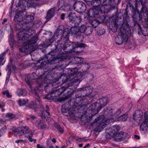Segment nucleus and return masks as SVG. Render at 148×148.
Instances as JSON below:
<instances>
[{"instance_id": "obj_1", "label": "nucleus", "mask_w": 148, "mask_h": 148, "mask_svg": "<svg viewBox=\"0 0 148 148\" xmlns=\"http://www.w3.org/2000/svg\"><path fill=\"white\" fill-rule=\"evenodd\" d=\"M32 32L33 33L34 32L30 29L27 30H24L18 33V37L19 40L23 41V46L19 49L20 52L25 53L31 52L34 50L38 38L36 36H35L28 40L32 35Z\"/></svg>"}, {"instance_id": "obj_2", "label": "nucleus", "mask_w": 148, "mask_h": 148, "mask_svg": "<svg viewBox=\"0 0 148 148\" xmlns=\"http://www.w3.org/2000/svg\"><path fill=\"white\" fill-rule=\"evenodd\" d=\"M71 79H68L66 82L67 84H68V85L67 86L65 87L64 86L61 87L60 88L56 89L53 91L51 93L48 95L47 97L48 99H53L55 98V97L57 96V95H60L65 90L66 88L70 86H72L74 85V84L77 82H78L79 83L80 82V79H77L76 77L74 76V73H71Z\"/></svg>"}, {"instance_id": "obj_3", "label": "nucleus", "mask_w": 148, "mask_h": 148, "mask_svg": "<svg viewBox=\"0 0 148 148\" xmlns=\"http://www.w3.org/2000/svg\"><path fill=\"white\" fill-rule=\"evenodd\" d=\"M121 35L116 37L115 39L116 44L120 45L127 41L128 36L131 34V30L127 25H123L121 29Z\"/></svg>"}, {"instance_id": "obj_4", "label": "nucleus", "mask_w": 148, "mask_h": 148, "mask_svg": "<svg viewBox=\"0 0 148 148\" xmlns=\"http://www.w3.org/2000/svg\"><path fill=\"white\" fill-rule=\"evenodd\" d=\"M104 115L100 116L99 117L95 120V121L93 122L94 124H95L96 126V131L99 132L105 125L109 124H111L115 121L113 118H108L104 119Z\"/></svg>"}, {"instance_id": "obj_5", "label": "nucleus", "mask_w": 148, "mask_h": 148, "mask_svg": "<svg viewBox=\"0 0 148 148\" xmlns=\"http://www.w3.org/2000/svg\"><path fill=\"white\" fill-rule=\"evenodd\" d=\"M40 60H41V63L42 68L45 67L48 63L50 64H53L56 62L58 63L60 61L50 55H49L46 58L42 59Z\"/></svg>"}, {"instance_id": "obj_6", "label": "nucleus", "mask_w": 148, "mask_h": 148, "mask_svg": "<svg viewBox=\"0 0 148 148\" xmlns=\"http://www.w3.org/2000/svg\"><path fill=\"white\" fill-rule=\"evenodd\" d=\"M120 129L119 126L116 125L113 126L112 127H110L109 129L106 130L107 133V136L109 135V136L108 138H109L114 137L116 135H117Z\"/></svg>"}, {"instance_id": "obj_7", "label": "nucleus", "mask_w": 148, "mask_h": 148, "mask_svg": "<svg viewBox=\"0 0 148 148\" xmlns=\"http://www.w3.org/2000/svg\"><path fill=\"white\" fill-rule=\"evenodd\" d=\"M93 88L90 86L82 87L77 89V92L80 91L82 93L80 97L87 96L91 93L92 92Z\"/></svg>"}, {"instance_id": "obj_8", "label": "nucleus", "mask_w": 148, "mask_h": 148, "mask_svg": "<svg viewBox=\"0 0 148 148\" xmlns=\"http://www.w3.org/2000/svg\"><path fill=\"white\" fill-rule=\"evenodd\" d=\"M74 10L79 12H84L86 10L85 4L82 2H77L73 5Z\"/></svg>"}, {"instance_id": "obj_9", "label": "nucleus", "mask_w": 148, "mask_h": 148, "mask_svg": "<svg viewBox=\"0 0 148 148\" xmlns=\"http://www.w3.org/2000/svg\"><path fill=\"white\" fill-rule=\"evenodd\" d=\"M99 105L97 102H95L92 104L89 107V109L91 111V114L92 116L97 114L101 109H99Z\"/></svg>"}, {"instance_id": "obj_10", "label": "nucleus", "mask_w": 148, "mask_h": 148, "mask_svg": "<svg viewBox=\"0 0 148 148\" xmlns=\"http://www.w3.org/2000/svg\"><path fill=\"white\" fill-rule=\"evenodd\" d=\"M20 131L13 130V133L15 135H18V136H20L23 134H27L29 132V127H22Z\"/></svg>"}, {"instance_id": "obj_11", "label": "nucleus", "mask_w": 148, "mask_h": 148, "mask_svg": "<svg viewBox=\"0 0 148 148\" xmlns=\"http://www.w3.org/2000/svg\"><path fill=\"white\" fill-rule=\"evenodd\" d=\"M75 107L73 106L71 108L66 109V108L64 107L62 109V111L63 113H68L70 116L73 117L75 116Z\"/></svg>"}, {"instance_id": "obj_12", "label": "nucleus", "mask_w": 148, "mask_h": 148, "mask_svg": "<svg viewBox=\"0 0 148 148\" xmlns=\"http://www.w3.org/2000/svg\"><path fill=\"white\" fill-rule=\"evenodd\" d=\"M108 101V99L106 97H103L97 101V104L99 105V109H101L103 107L107 105Z\"/></svg>"}, {"instance_id": "obj_13", "label": "nucleus", "mask_w": 148, "mask_h": 148, "mask_svg": "<svg viewBox=\"0 0 148 148\" xmlns=\"http://www.w3.org/2000/svg\"><path fill=\"white\" fill-rule=\"evenodd\" d=\"M26 14L25 12L20 11L16 14L14 18V21L16 22L23 21V18L25 16Z\"/></svg>"}, {"instance_id": "obj_14", "label": "nucleus", "mask_w": 148, "mask_h": 148, "mask_svg": "<svg viewBox=\"0 0 148 148\" xmlns=\"http://www.w3.org/2000/svg\"><path fill=\"white\" fill-rule=\"evenodd\" d=\"M98 11L95 8L90 9L88 13L89 16L92 18L95 17L98 15Z\"/></svg>"}, {"instance_id": "obj_15", "label": "nucleus", "mask_w": 148, "mask_h": 148, "mask_svg": "<svg viewBox=\"0 0 148 148\" xmlns=\"http://www.w3.org/2000/svg\"><path fill=\"white\" fill-rule=\"evenodd\" d=\"M133 115L134 119L135 120L140 121L141 120L143 115L141 111H136Z\"/></svg>"}, {"instance_id": "obj_16", "label": "nucleus", "mask_w": 148, "mask_h": 148, "mask_svg": "<svg viewBox=\"0 0 148 148\" xmlns=\"http://www.w3.org/2000/svg\"><path fill=\"white\" fill-rule=\"evenodd\" d=\"M55 9L52 8L49 9L48 11L46 18L47 20H49L51 18L54 16Z\"/></svg>"}, {"instance_id": "obj_17", "label": "nucleus", "mask_w": 148, "mask_h": 148, "mask_svg": "<svg viewBox=\"0 0 148 148\" xmlns=\"http://www.w3.org/2000/svg\"><path fill=\"white\" fill-rule=\"evenodd\" d=\"M70 29L67 28L65 29L64 31L63 30L62 36H61V39L62 38H68L70 34Z\"/></svg>"}, {"instance_id": "obj_18", "label": "nucleus", "mask_w": 148, "mask_h": 148, "mask_svg": "<svg viewBox=\"0 0 148 148\" xmlns=\"http://www.w3.org/2000/svg\"><path fill=\"white\" fill-rule=\"evenodd\" d=\"M70 34L72 35H74L79 32V29L78 26H76L71 27L70 29Z\"/></svg>"}, {"instance_id": "obj_19", "label": "nucleus", "mask_w": 148, "mask_h": 148, "mask_svg": "<svg viewBox=\"0 0 148 148\" xmlns=\"http://www.w3.org/2000/svg\"><path fill=\"white\" fill-rule=\"evenodd\" d=\"M25 18H23V22L25 23H27L32 21L34 19V17L32 15H25Z\"/></svg>"}, {"instance_id": "obj_20", "label": "nucleus", "mask_w": 148, "mask_h": 148, "mask_svg": "<svg viewBox=\"0 0 148 148\" xmlns=\"http://www.w3.org/2000/svg\"><path fill=\"white\" fill-rule=\"evenodd\" d=\"M33 76V74H29L25 77V81L28 85H30L32 80L34 79Z\"/></svg>"}, {"instance_id": "obj_21", "label": "nucleus", "mask_w": 148, "mask_h": 148, "mask_svg": "<svg viewBox=\"0 0 148 148\" xmlns=\"http://www.w3.org/2000/svg\"><path fill=\"white\" fill-rule=\"evenodd\" d=\"M99 2L98 0H92L90 1L89 3L93 7H98L99 8L101 5L100 4V2Z\"/></svg>"}, {"instance_id": "obj_22", "label": "nucleus", "mask_w": 148, "mask_h": 148, "mask_svg": "<svg viewBox=\"0 0 148 148\" xmlns=\"http://www.w3.org/2000/svg\"><path fill=\"white\" fill-rule=\"evenodd\" d=\"M18 95L19 96H25L27 94V92L25 90L22 89H19L17 91Z\"/></svg>"}, {"instance_id": "obj_23", "label": "nucleus", "mask_w": 148, "mask_h": 148, "mask_svg": "<svg viewBox=\"0 0 148 148\" xmlns=\"http://www.w3.org/2000/svg\"><path fill=\"white\" fill-rule=\"evenodd\" d=\"M128 118V115L126 114H125L117 118V120L119 121H124L127 120Z\"/></svg>"}, {"instance_id": "obj_24", "label": "nucleus", "mask_w": 148, "mask_h": 148, "mask_svg": "<svg viewBox=\"0 0 148 148\" xmlns=\"http://www.w3.org/2000/svg\"><path fill=\"white\" fill-rule=\"evenodd\" d=\"M147 113H145V120L142 124V125L144 127L148 126V116L147 115Z\"/></svg>"}, {"instance_id": "obj_25", "label": "nucleus", "mask_w": 148, "mask_h": 148, "mask_svg": "<svg viewBox=\"0 0 148 148\" xmlns=\"http://www.w3.org/2000/svg\"><path fill=\"white\" fill-rule=\"evenodd\" d=\"M148 13L147 12V8L144 6H143L141 9V12L139 14V18L140 20L142 19V15L144 14L145 13Z\"/></svg>"}, {"instance_id": "obj_26", "label": "nucleus", "mask_w": 148, "mask_h": 148, "mask_svg": "<svg viewBox=\"0 0 148 148\" xmlns=\"http://www.w3.org/2000/svg\"><path fill=\"white\" fill-rule=\"evenodd\" d=\"M115 136V138L118 141H120L124 139L123 133H117V135H116Z\"/></svg>"}, {"instance_id": "obj_27", "label": "nucleus", "mask_w": 148, "mask_h": 148, "mask_svg": "<svg viewBox=\"0 0 148 148\" xmlns=\"http://www.w3.org/2000/svg\"><path fill=\"white\" fill-rule=\"evenodd\" d=\"M93 31V28L91 26H88L86 27L85 33L87 36L90 35Z\"/></svg>"}, {"instance_id": "obj_28", "label": "nucleus", "mask_w": 148, "mask_h": 148, "mask_svg": "<svg viewBox=\"0 0 148 148\" xmlns=\"http://www.w3.org/2000/svg\"><path fill=\"white\" fill-rule=\"evenodd\" d=\"M63 32V30L57 28L54 33V36H60L61 38V36H62Z\"/></svg>"}, {"instance_id": "obj_29", "label": "nucleus", "mask_w": 148, "mask_h": 148, "mask_svg": "<svg viewBox=\"0 0 148 148\" xmlns=\"http://www.w3.org/2000/svg\"><path fill=\"white\" fill-rule=\"evenodd\" d=\"M118 26V24L116 22H115L113 23L112 27L110 26V27L111 29L113 32H115L117 31Z\"/></svg>"}, {"instance_id": "obj_30", "label": "nucleus", "mask_w": 148, "mask_h": 148, "mask_svg": "<svg viewBox=\"0 0 148 148\" xmlns=\"http://www.w3.org/2000/svg\"><path fill=\"white\" fill-rule=\"evenodd\" d=\"M72 46L73 47V49H74L76 47H85V45L82 43H75V42L72 43Z\"/></svg>"}, {"instance_id": "obj_31", "label": "nucleus", "mask_w": 148, "mask_h": 148, "mask_svg": "<svg viewBox=\"0 0 148 148\" xmlns=\"http://www.w3.org/2000/svg\"><path fill=\"white\" fill-rule=\"evenodd\" d=\"M28 101V100L27 99H21L19 100L18 103L20 106H22L26 104Z\"/></svg>"}, {"instance_id": "obj_32", "label": "nucleus", "mask_w": 148, "mask_h": 148, "mask_svg": "<svg viewBox=\"0 0 148 148\" xmlns=\"http://www.w3.org/2000/svg\"><path fill=\"white\" fill-rule=\"evenodd\" d=\"M29 108L36 109L38 108V106L37 104L34 102L32 101L28 107Z\"/></svg>"}, {"instance_id": "obj_33", "label": "nucleus", "mask_w": 148, "mask_h": 148, "mask_svg": "<svg viewBox=\"0 0 148 148\" xmlns=\"http://www.w3.org/2000/svg\"><path fill=\"white\" fill-rule=\"evenodd\" d=\"M107 0H98L99 2H100V4L101 5V6L99 8V10L101 11H102L103 9L105 8L104 5L102 4L105 3Z\"/></svg>"}, {"instance_id": "obj_34", "label": "nucleus", "mask_w": 148, "mask_h": 148, "mask_svg": "<svg viewBox=\"0 0 148 148\" xmlns=\"http://www.w3.org/2000/svg\"><path fill=\"white\" fill-rule=\"evenodd\" d=\"M74 59L75 61H76V64H79L82 63L84 59L83 58L79 57H74Z\"/></svg>"}, {"instance_id": "obj_35", "label": "nucleus", "mask_w": 148, "mask_h": 148, "mask_svg": "<svg viewBox=\"0 0 148 148\" xmlns=\"http://www.w3.org/2000/svg\"><path fill=\"white\" fill-rule=\"evenodd\" d=\"M69 20L72 21H74L76 16L75 14H73L72 12H70L68 16Z\"/></svg>"}, {"instance_id": "obj_36", "label": "nucleus", "mask_w": 148, "mask_h": 148, "mask_svg": "<svg viewBox=\"0 0 148 148\" xmlns=\"http://www.w3.org/2000/svg\"><path fill=\"white\" fill-rule=\"evenodd\" d=\"M105 32V30L103 28H99L97 29V33L99 35L101 36Z\"/></svg>"}, {"instance_id": "obj_37", "label": "nucleus", "mask_w": 148, "mask_h": 148, "mask_svg": "<svg viewBox=\"0 0 148 148\" xmlns=\"http://www.w3.org/2000/svg\"><path fill=\"white\" fill-rule=\"evenodd\" d=\"M96 21L97 22V23L99 24L100 23L103 22L104 20V17L103 16H99L96 19Z\"/></svg>"}, {"instance_id": "obj_38", "label": "nucleus", "mask_w": 148, "mask_h": 148, "mask_svg": "<svg viewBox=\"0 0 148 148\" xmlns=\"http://www.w3.org/2000/svg\"><path fill=\"white\" fill-rule=\"evenodd\" d=\"M142 32L143 35L145 36L148 35V28L144 27L142 31Z\"/></svg>"}, {"instance_id": "obj_39", "label": "nucleus", "mask_w": 148, "mask_h": 148, "mask_svg": "<svg viewBox=\"0 0 148 148\" xmlns=\"http://www.w3.org/2000/svg\"><path fill=\"white\" fill-rule=\"evenodd\" d=\"M142 18L140 20L143 19L144 21L147 22L148 21V13H145L144 14L142 15Z\"/></svg>"}, {"instance_id": "obj_40", "label": "nucleus", "mask_w": 148, "mask_h": 148, "mask_svg": "<svg viewBox=\"0 0 148 148\" xmlns=\"http://www.w3.org/2000/svg\"><path fill=\"white\" fill-rule=\"evenodd\" d=\"M86 27L85 25L81 26L80 27H79V32H80L82 33L85 32Z\"/></svg>"}, {"instance_id": "obj_41", "label": "nucleus", "mask_w": 148, "mask_h": 148, "mask_svg": "<svg viewBox=\"0 0 148 148\" xmlns=\"http://www.w3.org/2000/svg\"><path fill=\"white\" fill-rule=\"evenodd\" d=\"M6 116L10 119H12L15 117V115L12 113H7L6 115Z\"/></svg>"}, {"instance_id": "obj_42", "label": "nucleus", "mask_w": 148, "mask_h": 148, "mask_svg": "<svg viewBox=\"0 0 148 148\" xmlns=\"http://www.w3.org/2000/svg\"><path fill=\"white\" fill-rule=\"evenodd\" d=\"M55 127L60 131V132L61 133H62L63 132V129L61 127L59 124H55Z\"/></svg>"}, {"instance_id": "obj_43", "label": "nucleus", "mask_w": 148, "mask_h": 148, "mask_svg": "<svg viewBox=\"0 0 148 148\" xmlns=\"http://www.w3.org/2000/svg\"><path fill=\"white\" fill-rule=\"evenodd\" d=\"M104 113L106 114H107V113L109 114H110L112 113V109H109L108 108H106L104 109ZM111 115L110 114H109V115Z\"/></svg>"}, {"instance_id": "obj_44", "label": "nucleus", "mask_w": 148, "mask_h": 148, "mask_svg": "<svg viewBox=\"0 0 148 148\" xmlns=\"http://www.w3.org/2000/svg\"><path fill=\"white\" fill-rule=\"evenodd\" d=\"M9 41L10 46L12 47L14 45V40L13 37H10L9 38Z\"/></svg>"}, {"instance_id": "obj_45", "label": "nucleus", "mask_w": 148, "mask_h": 148, "mask_svg": "<svg viewBox=\"0 0 148 148\" xmlns=\"http://www.w3.org/2000/svg\"><path fill=\"white\" fill-rule=\"evenodd\" d=\"M41 60H39L35 64L36 67H37L38 69L42 68L41 66Z\"/></svg>"}, {"instance_id": "obj_46", "label": "nucleus", "mask_w": 148, "mask_h": 148, "mask_svg": "<svg viewBox=\"0 0 148 148\" xmlns=\"http://www.w3.org/2000/svg\"><path fill=\"white\" fill-rule=\"evenodd\" d=\"M38 127L40 129H44L46 127V125L40 122L38 125Z\"/></svg>"}, {"instance_id": "obj_47", "label": "nucleus", "mask_w": 148, "mask_h": 148, "mask_svg": "<svg viewBox=\"0 0 148 148\" xmlns=\"http://www.w3.org/2000/svg\"><path fill=\"white\" fill-rule=\"evenodd\" d=\"M2 93L4 95H6V96L8 98H10L12 97V95L10 94L9 91L8 90L3 91Z\"/></svg>"}, {"instance_id": "obj_48", "label": "nucleus", "mask_w": 148, "mask_h": 148, "mask_svg": "<svg viewBox=\"0 0 148 148\" xmlns=\"http://www.w3.org/2000/svg\"><path fill=\"white\" fill-rule=\"evenodd\" d=\"M82 19L80 17L76 16L74 22H75L77 24H79L81 21Z\"/></svg>"}, {"instance_id": "obj_49", "label": "nucleus", "mask_w": 148, "mask_h": 148, "mask_svg": "<svg viewBox=\"0 0 148 148\" xmlns=\"http://www.w3.org/2000/svg\"><path fill=\"white\" fill-rule=\"evenodd\" d=\"M71 9L70 5H67L66 6H64L62 9L64 11H68L70 10Z\"/></svg>"}, {"instance_id": "obj_50", "label": "nucleus", "mask_w": 148, "mask_h": 148, "mask_svg": "<svg viewBox=\"0 0 148 148\" xmlns=\"http://www.w3.org/2000/svg\"><path fill=\"white\" fill-rule=\"evenodd\" d=\"M4 35V34L2 30H0V42L3 39Z\"/></svg>"}, {"instance_id": "obj_51", "label": "nucleus", "mask_w": 148, "mask_h": 148, "mask_svg": "<svg viewBox=\"0 0 148 148\" xmlns=\"http://www.w3.org/2000/svg\"><path fill=\"white\" fill-rule=\"evenodd\" d=\"M5 132V130L3 128L1 129L0 130V137L3 136Z\"/></svg>"}, {"instance_id": "obj_52", "label": "nucleus", "mask_w": 148, "mask_h": 148, "mask_svg": "<svg viewBox=\"0 0 148 148\" xmlns=\"http://www.w3.org/2000/svg\"><path fill=\"white\" fill-rule=\"evenodd\" d=\"M83 64L84 65V66L87 69H88L90 67V65L87 63L86 62H83Z\"/></svg>"}, {"instance_id": "obj_53", "label": "nucleus", "mask_w": 148, "mask_h": 148, "mask_svg": "<svg viewBox=\"0 0 148 148\" xmlns=\"http://www.w3.org/2000/svg\"><path fill=\"white\" fill-rule=\"evenodd\" d=\"M45 108L46 109V110H45L46 112L47 113L48 115H50V113L49 112V109L48 106V105H46Z\"/></svg>"}, {"instance_id": "obj_54", "label": "nucleus", "mask_w": 148, "mask_h": 148, "mask_svg": "<svg viewBox=\"0 0 148 148\" xmlns=\"http://www.w3.org/2000/svg\"><path fill=\"white\" fill-rule=\"evenodd\" d=\"M87 139H86L84 138H80L78 139V140L79 142L86 141L87 140Z\"/></svg>"}, {"instance_id": "obj_55", "label": "nucleus", "mask_w": 148, "mask_h": 148, "mask_svg": "<svg viewBox=\"0 0 148 148\" xmlns=\"http://www.w3.org/2000/svg\"><path fill=\"white\" fill-rule=\"evenodd\" d=\"M121 113V111L120 110H118L116 112V114H114L113 115V116H118Z\"/></svg>"}, {"instance_id": "obj_56", "label": "nucleus", "mask_w": 148, "mask_h": 148, "mask_svg": "<svg viewBox=\"0 0 148 148\" xmlns=\"http://www.w3.org/2000/svg\"><path fill=\"white\" fill-rule=\"evenodd\" d=\"M5 123V121L3 120L2 119H0V126L3 125H4Z\"/></svg>"}, {"instance_id": "obj_57", "label": "nucleus", "mask_w": 148, "mask_h": 148, "mask_svg": "<svg viewBox=\"0 0 148 148\" xmlns=\"http://www.w3.org/2000/svg\"><path fill=\"white\" fill-rule=\"evenodd\" d=\"M115 0H109V4L112 5L114 3Z\"/></svg>"}, {"instance_id": "obj_58", "label": "nucleus", "mask_w": 148, "mask_h": 148, "mask_svg": "<svg viewBox=\"0 0 148 148\" xmlns=\"http://www.w3.org/2000/svg\"><path fill=\"white\" fill-rule=\"evenodd\" d=\"M58 101L60 102H62L63 101L65 100V99L64 98H59L57 99Z\"/></svg>"}, {"instance_id": "obj_59", "label": "nucleus", "mask_w": 148, "mask_h": 148, "mask_svg": "<svg viewBox=\"0 0 148 148\" xmlns=\"http://www.w3.org/2000/svg\"><path fill=\"white\" fill-rule=\"evenodd\" d=\"M10 77L9 75H8L6 78V79L5 80V84H6L8 83V82H9V79H10Z\"/></svg>"}, {"instance_id": "obj_60", "label": "nucleus", "mask_w": 148, "mask_h": 148, "mask_svg": "<svg viewBox=\"0 0 148 148\" xmlns=\"http://www.w3.org/2000/svg\"><path fill=\"white\" fill-rule=\"evenodd\" d=\"M28 137V139L29 140L30 142H32L33 141H34V142H35L36 140V139L33 140L31 137Z\"/></svg>"}, {"instance_id": "obj_61", "label": "nucleus", "mask_w": 148, "mask_h": 148, "mask_svg": "<svg viewBox=\"0 0 148 148\" xmlns=\"http://www.w3.org/2000/svg\"><path fill=\"white\" fill-rule=\"evenodd\" d=\"M65 14L64 13H62L61 14V15L60 16L62 20H64L65 18Z\"/></svg>"}, {"instance_id": "obj_62", "label": "nucleus", "mask_w": 148, "mask_h": 148, "mask_svg": "<svg viewBox=\"0 0 148 148\" xmlns=\"http://www.w3.org/2000/svg\"><path fill=\"white\" fill-rule=\"evenodd\" d=\"M38 101L39 103L40 106L41 107L42 106V102L41 101V100L40 98H38Z\"/></svg>"}, {"instance_id": "obj_63", "label": "nucleus", "mask_w": 148, "mask_h": 148, "mask_svg": "<svg viewBox=\"0 0 148 148\" xmlns=\"http://www.w3.org/2000/svg\"><path fill=\"white\" fill-rule=\"evenodd\" d=\"M37 148H45L44 146L40 145L39 144H38L37 145Z\"/></svg>"}, {"instance_id": "obj_64", "label": "nucleus", "mask_w": 148, "mask_h": 148, "mask_svg": "<svg viewBox=\"0 0 148 148\" xmlns=\"http://www.w3.org/2000/svg\"><path fill=\"white\" fill-rule=\"evenodd\" d=\"M30 117V118L32 120H34L36 118V117L34 115H31Z\"/></svg>"}]
</instances>
